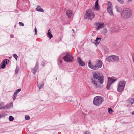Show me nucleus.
<instances>
[{
  "label": "nucleus",
  "mask_w": 134,
  "mask_h": 134,
  "mask_svg": "<svg viewBox=\"0 0 134 134\" xmlns=\"http://www.w3.org/2000/svg\"><path fill=\"white\" fill-rule=\"evenodd\" d=\"M102 65V63L100 60L98 59L97 62L95 65H93V70H96L99 68H100Z\"/></svg>",
  "instance_id": "0eeeda50"
},
{
  "label": "nucleus",
  "mask_w": 134,
  "mask_h": 134,
  "mask_svg": "<svg viewBox=\"0 0 134 134\" xmlns=\"http://www.w3.org/2000/svg\"><path fill=\"white\" fill-rule=\"evenodd\" d=\"M91 80H92V81H91V82H92V78H91Z\"/></svg>",
  "instance_id": "3c124183"
},
{
  "label": "nucleus",
  "mask_w": 134,
  "mask_h": 134,
  "mask_svg": "<svg viewBox=\"0 0 134 134\" xmlns=\"http://www.w3.org/2000/svg\"><path fill=\"white\" fill-rule=\"evenodd\" d=\"M103 32H104V33H106L107 32V29H105L103 30Z\"/></svg>",
  "instance_id": "a19ab883"
},
{
  "label": "nucleus",
  "mask_w": 134,
  "mask_h": 134,
  "mask_svg": "<svg viewBox=\"0 0 134 134\" xmlns=\"http://www.w3.org/2000/svg\"><path fill=\"white\" fill-rule=\"evenodd\" d=\"M108 113L109 114H112V112L114 111L111 108H108Z\"/></svg>",
  "instance_id": "a878e982"
},
{
  "label": "nucleus",
  "mask_w": 134,
  "mask_h": 134,
  "mask_svg": "<svg viewBox=\"0 0 134 134\" xmlns=\"http://www.w3.org/2000/svg\"><path fill=\"white\" fill-rule=\"evenodd\" d=\"M113 77H109L108 78V81L106 88L107 90L110 89V87L111 84L115 81Z\"/></svg>",
  "instance_id": "6e6552de"
},
{
  "label": "nucleus",
  "mask_w": 134,
  "mask_h": 134,
  "mask_svg": "<svg viewBox=\"0 0 134 134\" xmlns=\"http://www.w3.org/2000/svg\"><path fill=\"white\" fill-rule=\"evenodd\" d=\"M88 66L91 69H92V66L91 64V62L90 60H89V62L88 63Z\"/></svg>",
  "instance_id": "c756f323"
},
{
  "label": "nucleus",
  "mask_w": 134,
  "mask_h": 134,
  "mask_svg": "<svg viewBox=\"0 0 134 134\" xmlns=\"http://www.w3.org/2000/svg\"><path fill=\"white\" fill-rule=\"evenodd\" d=\"M50 29L48 30V32L47 33V36L50 39H51L52 37H53V35L51 33V31L50 32Z\"/></svg>",
  "instance_id": "412c9836"
},
{
  "label": "nucleus",
  "mask_w": 134,
  "mask_h": 134,
  "mask_svg": "<svg viewBox=\"0 0 134 134\" xmlns=\"http://www.w3.org/2000/svg\"><path fill=\"white\" fill-rule=\"evenodd\" d=\"M22 1H23L24 0H21Z\"/></svg>",
  "instance_id": "864d4df0"
},
{
  "label": "nucleus",
  "mask_w": 134,
  "mask_h": 134,
  "mask_svg": "<svg viewBox=\"0 0 134 134\" xmlns=\"http://www.w3.org/2000/svg\"><path fill=\"white\" fill-rule=\"evenodd\" d=\"M94 17V13H93V19Z\"/></svg>",
  "instance_id": "a18cd8bd"
},
{
  "label": "nucleus",
  "mask_w": 134,
  "mask_h": 134,
  "mask_svg": "<svg viewBox=\"0 0 134 134\" xmlns=\"http://www.w3.org/2000/svg\"><path fill=\"white\" fill-rule=\"evenodd\" d=\"M128 0L129 1H132V0Z\"/></svg>",
  "instance_id": "8fccbe9b"
},
{
  "label": "nucleus",
  "mask_w": 134,
  "mask_h": 134,
  "mask_svg": "<svg viewBox=\"0 0 134 134\" xmlns=\"http://www.w3.org/2000/svg\"><path fill=\"white\" fill-rule=\"evenodd\" d=\"M30 119V117L28 115L25 116V119L26 120H29Z\"/></svg>",
  "instance_id": "72a5a7b5"
},
{
  "label": "nucleus",
  "mask_w": 134,
  "mask_h": 134,
  "mask_svg": "<svg viewBox=\"0 0 134 134\" xmlns=\"http://www.w3.org/2000/svg\"><path fill=\"white\" fill-rule=\"evenodd\" d=\"M132 14V10L129 8H125L121 11V16L124 19H128L131 17Z\"/></svg>",
  "instance_id": "f03ea898"
},
{
  "label": "nucleus",
  "mask_w": 134,
  "mask_h": 134,
  "mask_svg": "<svg viewBox=\"0 0 134 134\" xmlns=\"http://www.w3.org/2000/svg\"><path fill=\"white\" fill-rule=\"evenodd\" d=\"M77 61L79 64L81 66H83L85 65V63L82 61L80 57H79L77 58Z\"/></svg>",
  "instance_id": "9b49d317"
},
{
  "label": "nucleus",
  "mask_w": 134,
  "mask_h": 134,
  "mask_svg": "<svg viewBox=\"0 0 134 134\" xmlns=\"http://www.w3.org/2000/svg\"><path fill=\"white\" fill-rule=\"evenodd\" d=\"M65 56L63 57L64 61L67 62H71L74 60V58L69 53H65Z\"/></svg>",
  "instance_id": "39448f33"
},
{
  "label": "nucleus",
  "mask_w": 134,
  "mask_h": 134,
  "mask_svg": "<svg viewBox=\"0 0 134 134\" xmlns=\"http://www.w3.org/2000/svg\"><path fill=\"white\" fill-rule=\"evenodd\" d=\"M9 119L10 121H12L14 120V118L13 116H10L9 118Z\"/></svg>",
  "instance_id": "bb28decb"
},
{
  "label": "nucleus",
  "mask_w": 134,
  "mask_h": 134,
  "mask_svg": "<svg viewBox=\"0 0 134 134\" xmlns=\"http://www.w3.org/2000/svg\"><path fill=\"white\" fill-rule=\"evenodd\" d=\"M120 3L123 4L124 3V0H117Z\"/></svg>",
  "instance_id": "c85d7f7f"
},
{
  "label": "nucleus",
  "mask_w": 134,
  "mask_h": 134,
  "mask_svg": "<svg viewBox=\"0 0 134 134\" xmlns=\"http://www.w3.org/2000/svg\"><path fill=\"white\" fill-rule=\"evenodd\" d=\"M126 84V81H120L118 85L117 91L120 93H121L124 90Z\"/></svg>",
  "instance_id": "20e7f679"
},
{
  "label": "nucleus",
  "mask_w": 134,
  "mask_h": 134,
  "mask_svg": "<svg viewBox=\"0 0 134 134\" xmlns=\"http://www.w3.org/2000/svg\"><path fill=\"white\" fill-rule=\"evenodd\" d=\"M115 8H116V11L118 12H120V8L118 5H116L115 6Z\"/></svg>",
  "instance_id": "5701e85b"
},
{
  "label": "nucleus",
  "mask_w": 134,
  "mask_h": 134,
  "mask_svg": "<svg viewBox=\"0 0 134 134\" xmlns=\"http://www.w3.org/2000/svg\"><path fill=\"white\" fill-rule=\"evenodd\" d=\"M40 8V6H38L37 7L36 9V10L38 11L43 12H44V10L43 9Z\"/></svg>",
  "instance_id": "6ab92c4d"
},
{
  "label": "nucleus",
  "mask_w": 134,
  "mask_h": 134,
  "mask_svg": "<svg viewBox=\"0 0 134 134\" xmlns=\"http://www.w3.org/2000/svg\"><path fill=\"white\" fill-rule=\"evenodd\" d=\"M84 134H90V133L89 131H87L84 132Z\"/></svg>",
  "instance_id": "79ce46f5"
},
{
  "label": "nucleus",
  "mask_w": 134,
  "mask_h": 134,
  "mask_svg": "<svg viewBox=\"0 0 134 134\" xmlns=\"http://www.w3.org/2000/svg\"><path fill=\"white\" fill-rule=\"evenodd\" d=\"M21 91V89L20 88L19 89L16 90V93H18Z\"/></svg>",
  "instance_id": "4c0bfd02"
},
{
  "label": "nucleus",
  "mask_w": 134,
  "mask_h": 134,
  "mask_svg": "<svg viewBox=\"0 0 134 134\" xmlns=\"http://www.w3.org/2000/svg\"><path fill=\"white\" fill-rule=\"evenodd\" d=\"M121 26L122 27V28L121 29V30H123L125 28V26H124V24H122Z\"/></svg>",
  "instance_id": "ea45409f"
},
{
  "label": "nucleus",
  "mask_w": 134,
  "mask_h": 134,
  "mask_svg": "<svg viewBox=\"0 0 134 134\" xmlns=\"http://www.w3.org/2000/svg\"><path fill=\"white\" fill-rule=\"evenodd\" d=\"M72 30L74 32V33H75V32L74 30L73 29H72Z\"/></svg>",
  "instance_id": "de8ad7c7"
},
{
  "label": "nucleus",
  "mask_w": 134,
  "mask_h": 134,
  "mask_svg": "<svg viewBox=\"0 0 134 134\" xmlns=\"http://www.w3.org/2000/svg\"><path fill=\"white\" fill-rule=\"evenodd\" d=\"M112 59H113V55L109 56L107 57L106 59V60L109 62L111 61Z\"/></svg>",
  "instance_id": "a211bd4d"
},
{
  "label": "nucleus",
  "mask_w": 134,
  "mask_h": 134,
  "mask_svg": "<svg viewBox=\"0 0 134 134\" xmlns=\"http://www.w3.org/2000/svg\"><path fill=\"white\" fill-rule=\"evenodd\" d=\"M93 76L94 79L98 80L99 82L93 80V83L94 85L96 86V87L100 86V84H102L104 82V77L103 75H101L98 72H93Z\"/></svg>",
  "instance_id": "f257e3e1"
},
{
  "label": "nucleus",
  "mask_w": 134,
  "mask_h": 134,
  "mask_svg": "<svg viewBox=\"0 0 134 134\" xmlns=\"http://www.w3.org/2000/svg\"><path fill=\"white\" fill-rule=\"evenodd\" d=\"M101 38H100L98 37H97L96 38V40H95V42H93L94 43L96 46H97L98 44H99L100 42Z\"/></svg>",
  "instance_id": "4468645a"
},
{
  "label": "nucleus",
  "mask_w": 134,
  "mask_h": 134,
  "mask_svg": "<svg viewBox=\"0 0 134 134\" xmlns=\"http://www.w3.org/2000/svg\"><path fill=\"white\" fill-rule=\"evenodd\" d=\"M98 26L97 28L98 29H100L102 28L103 27H104V24L103 23H98Z\"/></svg>",
  "instance_id": "aec40b11"
},
{
  "label": "nucleus",
  "mask_w": 134,
  "mask_h": 134,
  "mask_svg": "<svg viewBox=\"0 0 134 134\" xmlns=\"http://www.w3.org/2000/svg\"><path fill=\"white\" fill-rule=\"evenodd\" d=\"M13 107V103L12 102L10 103L9 105H5L4 107H3L2 108H0V109H4V108H6V109H8V108H12Z\"/></svg>",
  "instance_id": "ddd939ff"
},
{
  "label": "nucleus",
  "mask_w": 134,
  "mask_h": 134,
  "mask_svg": "<svg viewBox=\"0 0 134 134\" xmlns=\"http://www.w3.org/2000/svg\"><path fill=\"white\" fill-rule=\"evenodd\" d=\"M113 60L114 62H118L119 60V57L113 55Z\"/></svg>",
  "instance_id": "f8f14e48"
},
{
  "label": "nucleus",
  "mask_w": 134,
  "mask_h": 134,
  "mask_svg": "<svg viewBox=\"0 0 134 134\" xmlns=\"http://www.w3.org/2000/svg\"><path fill=\"white\" fill-rule=\"evenodd\" d=\"M108 8L111 7L112 6V4L109 1L108 2Z\"/></svg>",
  "instance_id": "cd10ccee"
},
{
  "label": "nucleus",
  "mask_w": 134,
  "mask_h": 134,
  "mask_svg": "<svg viewBox=\"0 0 134 134\" xmlns=\"http://www.w3.org/2000/svg\"><path fill=\"white\" fill-rule=\"evenodd\" d=\"M62 60H58V64H61L62 63Z\"/></svg>",
  "instance_id": "e433bc0d"
},
{
  "label": "nucleus",
  "mask_w": 134,
  "mask_h": 134,
  "mask_svg": "<svg viewBox=\"0 0 134 134\" xmlns=\"http://www.w3.org/2000/svg\"><path fill=\"white\" fill-rule=\"evenodd\" d=\"M35 34L36 35H37V29L36 27H35Z\"/></svg>",
  "instance_id": "c9c22d12"
},
{
  "label": "nucleus",
  "mask_w": 134,
  "mask_h": 134,
  "mask_svg": "<svg viewBox=\"0 0 134 134\" xmlns=\"http://www.w3.org/2000/svg\"><path fill=\"white\" fill-rule=\"evenodd\" d=\"M19 70V67L18 66H17L15 70V73L16 74H17Z\"/></svg>",
  "instance_id": "393cba45"
},
{
  "label": "nucleus",
  "mask_w": 134,
  "mask_h": 134,
  "mask_svg": "<svg viewBox=\"0 0 134 134\" xmlns=\"http://www.w3.org/2000/svg\"><path fill=\"white\" fill-rule=\"evenodd\" d=\"M131 113H132V115H134V111L132 112Z\"/></svg>",
  "instance_id": "49530a36"
},
{
  "label": "nucleus",
  "mask_w": 134,
  "mask_h": 134,
  "mask_svg": "<svg viewBox=\"0 0 134 134\" xmlns=\"http://www.w3.org/2000/svg\"><path fill=\"white\" fill-rule=\"evenodd\" d=\"M5 66L6 65L5 64L3 63L2 62L1 63V65H0V68L4 69V68H5Z\"/></svg>",
  "instance_id": "4be33fe9"
},
{
  "label": "nucleus",
  "mask_w": 134,
  "mask_h": 134,
  "mask_svg": "<svg viewBox=\"0 0 134 134\" xmlns=\"http://www.w3.org/2000/svg\"><path fill=\"white\" fill-rule=\"evenodd\" d=\"M17 96L16 95H15V94H13V100H14L15 99V98Z\"/></svg>",
  "instance_id": "58836bf2"
},
{
  "label": "nucleus",
  "mask_w": 134,
  "mask_h": 134,
  "mask_svg": "<svg viewBox=\"0 0 134 134\" xmlns=\"http://www.w3.org/2000/svg\"><path fill=\"white\" fill-rule=\"evenodd\" d=\"M10 36H11V37L13 38V37L14 36L13 35H11Z\"/></svg>",
  "instance_id": "09e8293b"
},
{
  "label": "nucleus",
  "mask_w": 134,
  "mask_h": 134,
  "mask_svg": "<svg viewBox=\"0 0 134 134\" xmlns=\"http://www.w3.org/2000/svg\"><path fill=\"white\" fill-rule=\"evenodd\" d=\"M127 103L129 105H131L134 103V98L130 99Z\"/></svg>",
  "instance_id": "f3484780"
},
{
  "label": "nucleus",
  "mask_w": 134,
  "mask_h": 134,
  "mask_svg": "<svg viewBox=\"0 0 134 134\" xmlns=\"http://www.w3.org/2000/svg\"><path fill=\"white\" fill-rule=\"evenodd\" d=\"M38 63L37 62L35 67L32 69L31 72L34 74L36 73L37 70L38 69Z\"/></svg>",
  "instance_id": "1a4fd4ad"
},
{
  "label": "nucleus",
  "mask_w": 134,
  "mask_h": 134,
  "mask_svg": "<svg viewBox=\"0 0 134 134\" xmlns=\"http://www.w3.org/2000/svg\"><path fill=\"white\" fill-rule=\"evenodd\" d=\"M13 57L15 58L16 60L18 58V56L16 54H13Z\"/></svg>",
  "instance_id": "7c9ffc66"
},
{
  "label": "nucleus",
  "mask_w": 134,
  "mask_h": 134,
  "mask_svg": "<svg viewBox=\"0 0 134 134\" xmlns=\"http://www.w3.org/2000/svg\"><path fill=\"white\" fill-rule=\"evenodd\" d=\"M7 61H9V60L8 59H5L3 60V63H4V64H7Z\"/></svg>",
  "instance_id": "2f4dec72"
},
{
  "label": "nucleus",
  "mask_w": 134,
  "mask_h": 134,
  "mask_svg": "<svg viewBox=\"0 0 134 134\" xmlns=\"http://www.w3.org/2000/svg\"><path fill=\"white\" fill-rule=\"evenodd\" d=\"M132 57L133 62L134 63V55H132Z\"/></svg>",
  "instance_id": "37998d69"
},
{
  "label": "nucleus",
  "mask_w": 134,
  "mask_h": 134,
  "mask_svg": "<svg viewBox=\"0 0 134 134\" xmlns=\"http://www.w3.org/2000/svg\"><path fill=\"white\" fill-rule=\"evenodd\" d=\"M18 94V93H16V91L14 92V94H15V95H16L17 96V94Z\"/></svg>",
  "instance_id": "c03bdc74"
},
{
  "label": "nucleus",
  "mask_w": 134,
  "mask_h": 134,
  "mask_svg": "<svg viewBox=\"0 0 134 134\" xmlns=\"http://www.w3.org/2000/svg\"><path fill=\"white\" fill-rule=\"evenodd\" d=\"M107 10L110 15L112 16H113L114 14L111 7L108 8Z\"/></svg>",
  "instance_id": "dca6fc26"
},
{
  "label": "nucleus",
  "mask_w": 134,
  "mask_h": 134,
  "mask_svg": "<svg viewBox=\"0 0 134 134\" xmlns=\"http://www.w3.org/2000/svg\"><path fill=\"white\" fill-rule=\"evenodd\" d=\"M94 9L96 10H98L100 9V7L98 4V0H97L96 2L94 5Z\"/></svg>",
  "instance_id": "9d476101"
},
{
  "label": "nucleus",
  "mask_w": 134,
  "mask_h": 134,
  "mask_svg": "<svg viewBox=\"0 0 134 134\" xmlns=\"http://www.w3.org/2000/svg\"><path fill=\"white\" fill-rule=\"evenodd\" d=\"M19 25L21 26H23L24 25V24L22 22H20L19 23Z\"/></svg>",
  "instance_id": "f704fd0d"
},
{
  "label": "nucleus",
  "mask_w": 134,
  "mask_h": 134,
  "mask_svg": "<svg viewBox=\"0 0 134 134\" xmlns=\"http://www.w3.org/2000/svg\"><path fill=\"white\" fill-rule=\"evenodd\" d=\"M66 14L69 18H71L72 14V11L70 10H68L66 11Z\"/></svg>",
  "instance_id": "2eb2a0df"
},
{
  "label": "nucleus",
  "mask_w": 134,
  "mask_h": 134,
  "mask_svg": "<svg viewBox=\"0 0 134 134\" xmlns=\"http://www.w3.org/2000/svg\"><path fill=\"white\" fill-rule=\"evenodd\" d=\"M4 105V103L2 102H0V107H2Z\"/></svg>",
  "instance_id": "473e14b6"
},
{
  "label": "nucleus",
  "mask_w": 134,
  "mask_h": 134,
  "mask_svg": "<svg viewBox=\"0 0 134 134\" xmlns=\"http://www.w3.org/2000/svg\"><path fill=\"white\" fill-rule=\"evenodd\" d=\"M2 116V115H0V118H1Z\"/></svg>",
  "instance_id": "603ef678"
},
{
  "label": "nucleus",
  "mask_w": 134,
  "mask_h": 134,
  "mask_svg": "<svg viewBox=\"0 0 134 134\" xmlns=\"http://www.w3.org/2000/svg\"><path fill=\"white\" fill-rule=\"evenodd\" d=\"M43 85L42 83H40L38 84V87L39 88V90L41 88L43 87Z\"/></svg>",
  "instance_id": "b1692460"
},
{
  "label": "nucleus",
  "mask_w": 134,
  "mask_h": 134,
  "mask_svg": "<svg viewBox=\"0 0 134 134\" xmlns=\"http://www.w3.org/2000/svg\"><path fill=\"white\" fill-rule=\"evenodd\" d=\"M92 10L90 9L87 10L85 14L84 19L91 20H92Z\"/></svg>",
  "instance_id": "423d86ee"
},
{
  "label": "nucleus",
  "mask_w": 134,
  "mask_h": 134,
  "mask_svg": "<svg viewBox=\"0 0 134 134\" xmlns=\"http://www.w3.org/2000/svg\"><path fill=\"white\" fill-rule=\"evenodd\" d=\"M103 100L104 99L102 97L96 96L94 98L93 103L94 105L98 106L102 104Z\"/></svg>",
  "instance_id": "7ed1b4c3"
}]
</instances>
